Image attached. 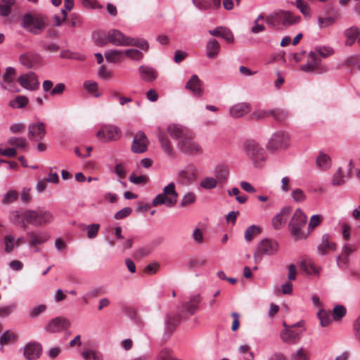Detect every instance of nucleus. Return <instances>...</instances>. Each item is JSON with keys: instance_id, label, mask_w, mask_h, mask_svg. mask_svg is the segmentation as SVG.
I'll list each match as a JSON object with an SVG mask.
<instances>
[{"instance_id": "nucleus-35", "label": "nucleus", "mask_w": 360, "mask_h": 360, "mask_svg": "<svg viewBox=\"0 0 360 360\" xmlns=\"http://www.w3.org/2000/svg\"><path fill=\"white\" fill-rule=\"evenodd\" d=\"M271 116L276 122L283 124L288 119L289 113L283 109L276 108L271 110Z\"/></svg>"}, {"instance_id": "nucleus-39", "label": "nucleus", "mask_w": 360, "mask_h": 360, "mask_svg": "<svg viewBox=\"0 0 360 360\" xmlns=\"http://www.w3.org/2000/svg\"><path fill=\"white\" fill-rule=\"evenodd\" d=\"M18 335L13 331L6 330L0 338V345L12 344L17 341Z\"/></svg>"}, {"instance_id": "nucleus-29", "label": "nucleus", "mask_w": 360, "mask_h": 360, "mask_svg": "<svg viewBox=\"0 0 360 360\" xmlns=\"http://www.w3.org/2000/svg\"><path fill=\"white\" fill-rule=\"evenodd\" d=\"M139 72L140 73L141 78L148 82L154 81L158 75L155 69L146 65L140 66Z\"/></svg>"}, {"instance_id": "nucleus-1", "label": "nucleus", "mask_w": 360, "mask_h": 360, "mask_svg": "<svg viewBox=\"0 0 360 360\" xmlns=\"http://www.w3.org/2000/svg\"><path fill=\"white\" fill-rule=\"evenodd\" d=\"M167 133L177 141V147L183 153L197 155L202 152V147L194 140V134L188 129L177 124L167 127Z\"/></svg>"}, {"instance_id": "nucleus-34", "label": "nucleus", "mask_w": 360, "mask_h": 360, "mask_svg": "<svg viewBox=\"0 0 360 360\" xmlns=\"http://www.w3.org/2000/svg\"><path fill=\"white\" fill-rule=\"evenodd\" d=\"M181 317L179 315H167L166 319L165 330L171 334L180 323Z\"/></svg>"}, {"instance_id": "nucleus-32", "label": "nucleus", "mask_w": 360, "mask_h": 360, "mask_svg": "<svg viewBox=\"0 0 360 360\" xmlns=\"http://www.w3.org/2000/svg\"><path fill=\"white\" fill-rule=\"evenodd\" d=\"M104 56L106 60L110 63L120 62L124 56V51L111 49L105 52Z\"/></svg>"}, {"instance_id": "nucleus-16", "label": "nucleus", "mask_w": 360, "mask_h": 360, "mask_svg": "<svg viewBox=\"0 0 360 360\" xmlns=\"http://www.w3.org/2000/svg\"><path fill=\"white\" fill-rule=\"evenodd\" d=\"M20 63L27 68H32L42 65L41 56L35 52L30 51L20 55Z\"/></svg>"}, {"instance_id": "nucleus-24", "label": "nucleus", "mask_w": 360, "mask_h": 360, "mask_svg": "<svg viewBox=\"0 0 360 360\" xmlns=\"http://www.w3.org/2000/svg\"><path fill=\"white\" fill-rule=\"evenodd\" d=\"M28 136L30 139L39 141L43 139L46 134V127L43 122L32 124L29 126Z\"/></svg>"}, {"instance_id": "nucleus-27", "label": "nucleus", "mask_w": 360, "mask_h": 360, "mask_svg": "<svg viewBox=\"0 0 360 360\" xmlns=\"http://www.w3.org/2000/svg\"><path fill=\"white\" fill-rule=\"evenodd\" d=\"M337 245L332 241L330 236L325 234L322 236L321 242L318 246V252L321 255H326L329 251H335Z\"/></svg>"}, {"instance_id": "nucleus-22", "label": "nucleus", "mask_w": 360, "mask_h": 360, "mask_svg": "<svg viewBox=\"0 0 360 360\" xmlns=\"http://www.w3.org/2000/svg\"><path fill=\"white\" fill-rule=\"evenodd\" d=\"M41 346L37 342H30L24 348V356L27 360H35L41 354Z\"/></svg>"}, {"instance_id": "nucleus-15", "label": "nucleus", "mask_w": 360, "mask_h": 360, "mask_svg": "<svg viewBox=\"0 0 360 360\" xmlns=\"http://www.w3.org/2000/svg\"><path fill=\"white\" fill-rule=\"evenodd\" d=\"M71 326L70 321L66 318L58 316L53 319L47 324L46 330L49 333H59L63 330H66Z\"/></svg>"}, {"instance_id": "nucleus-59", "label": "nucleus", "mask_w": 360, "mask_h": 360, "mask_svg": "<svg viewBox=\"0 0 360 360\" xmlns=\"http://www.w3.org/2000/svg\"><path fill=\"white\" fill-rule=\"evenodd\" d=\"M346 314V308L342 305H338L333 310V316L334 319H340Z\"/></svg>"}, {"instance_id": "nucleus-47", "label": "nucleus", "mask_w": 360, "mask_h": 360, "mask_svg": "<svg viewBox=\"0 0 360 360\" xmlns=\"http://www.w3.org/2000/svg\"><path fill=\"white\" fill-rule=\"evenodd\" d=\"M271 116V110H257L254 111L250 115V119L252 120H261Z\"/></svg>"}, {"instance_id": "nucleus-12", "label": "nucleus", "mask_w": 360, "mask_h": 360, "mask_svg": "<svg viewBox=\"0 0 360 360\" xmlns=\"http://www.w3.org/2000/svg\"><path fill=\"white\" fill-rule=\"evenodd\" d=\"M27 236L28 238L29 246L30 248H34L36 249L35 252L39 251L37 245H43L51 238L49 233L47 231H28Z\"/></svg>"}, {"instance_id": "nucleus-11", "label": "nucleus", "mask_w": 360, "mask_h": 360, "mask_svg": "<svg viewBox=\"0 0 360 360\" xmlns=\"http://www.w3.org/2000/svg\"><path fill=\"white\" fill-rule=\"evenodd\" d=\"M321 60L313 51L308 54L307 62L300 66V69L306 72H316L322 73L326 71V68L321 66Z\"/></svg>"}, {"instance_id": "nucleus-17", "label": "nucleus", "mask_w": 360, "mask_h": 360, "mask_svg": "<svg viewBox=\"0 0 360 360\" xmlns=\"http://www.w3.org/2000/svg\"><path fill=\"white\" fill-rule=\"evenodd\" d=\"M355 245L346 243L342 248L341 253L338 256L336 262L340 268L347 269L349 265V255L356 251Z\"/></svg>"}, {"instance_id": "nucleus-50", "label": "nucleus", "mask_w": 360, "mask_h": 360, "mask_svg": "<svg viewBox=\"0 0 360 360\" xmlns=\"http://www.w3.org/2000/svg\"><path fill=\"white\" fill-rule=\"evenodd\" d=\"M85 360H103L102 354L99 352L87 349L82 354Z\"/></svg>"}, {"instance_id": "nucleus-52", "label": "nucleus", "mask_w": 360, "mask_h": 360, "mask_svg": "<svg viewBox=\"0 0 360 360\" xmlns=\"http://www.w3.org/2000/svg\"><path fill=\"white\" fill-rule=\"evenodd\" d=\"M345 181L342 174V169L338 168L332 179V184L335 186L343 185Z\"/></svg>"}, {"instance_id": "nucleus-6", "label": "nucleus", "mask_w": 360, "mask_h": 360, "mask_svg": "<svg viewBox=\"0 0 360 360\" xmlns=\"http://www.w3.org/2000/svg\"><path fill=\"white\" fill-rule=\"evenodd\" d=\"M307 217L301 209H297L293 214L290 224V231L295 239L305 238L302 229L306 225Z\"/></svg>"}, {"instance_id": "nucleus-62", "label": "nucleus", "mask_w": 360, "mask_h": 360, "mask_svg": "<svg viewBox=\"0 0 360 360\" xmlns=\"http://www.w3.org/2000/svg\"><path fill=\"white\" fill-rule=\"evenodd\" d=\"M296 6L300 12L304 15L310 14V8L308 4L302 0H296Z\"/></svg>"}, {"instance_id": "nucleus-46", "label": "nucleus", "mask_w": 360, "mask_h": 360, "mask_svg": "<svg viewBox=\"0 0 360 360\" xmlns=\"http://www.w3.org/2000/svg\"><path fill=\"white\" fill-rule=\"evenodd\" d=\"M195 200L196 195L194 193L188 192L183 196L180 202V206L181 207L189 206L193 204L195 202Z\"/></svg>"}, {"instance_id": "nucleus-43", "label": "nucleus", "mask_w": 360, "mask_h": 360, "mask_svg": "<svg viewBox=\"0 0 360 360\" xmlns=\"http://www.w3.org/2000/svg\"><path fill=\"white\" fill-rule=\"evenodd\" d=\"M4 243L5 245L4 251L6 253H11L13 251L15 244V237L11 234H7L4 238Z\"/></svg>"}, {"instance_id": "nucleus-53", "label": "nucleus", "mask_w": 360, "mask_h": 360, "mask_svg": "<svg viewBox=\"0 0 360 360\" xmlns=\"http://www.w3.org/2000/svg\"><path fill=\"white\" fill-rule=\"evenodd\" d=\"M318 316L320 319L321 325L322 327L328 326L331 321L330 315L323 309H321L318 313Z\"/></svg>"}, {"instance_id": "nucleus-40", "label": "nucleus", "mask_w": 360, "mask_h": 360, "mask_svg": "<svg viewBox=\"0 0 360 360\" xmlns=\"http://www.w3.org/2000/svg\"><path fill=\"white\" fill-rule=\"evenodd\" d=\"M301 269L309 274H318L319 269L311 259H305L301 262Z\"/></svg>"}, {"instance_id": "nucleus-45", "label": "nucleus", "mask_w": 360, "mask_h": 360, "mask_svg": "<svg viewBox=\"0 0 360 360\" xmlns=\"http://www.w3.org/2000/svg\"><path fill=\"white\" fill-rule=\"evenodd\" d=\"M10 220L15 224H22L23 229L26 228V225L25 224V221L26 220L23 217V213H20L18 211H13L11 212L9 216Z\"/></svg>"}, {"instance_id": "nucleus-41", "label": "nucleus", "mask_w": 360, "mask_h": 360, "mask_svg": "<svg viewBox=\"0 0 360 360\" xmlns=\"http://www.w3.org/2000/svg\"><path fill=\"white\" fill-rule=\"evenodd\" d=\"M15 75V70L12 67H8L6 70V72L3 76L4 82L7 84V86H5L4 88L6 89L10 90V84H12L14 81V77Z\"/></svg>"}, {"instance_id": "nucleus-56", "label": "nucleus", "mask_w": 360, "mask_h": 360, "mask_svg": "<svg viewBox=\"0 0 360 360\" xmlns=\"http://www.w3.org/2000/svg\"><path fill=\"white\" fill-rule=\"evenodd\" d=\"M124 55L132 60H141L143 58V53L137 49H129L124 51Z\"/></svg>"}, {"instance_id": "nucleus-18", "label": "nucleus", "mask_w": 360, "mask_h": 360, "mask_svg": "<svg viewBox=\"0 0 360 360\" xmlns=\"http://www.w3.org/2000/svg\"><path fill=\"white\" fill-rule=\"evenodd\" d=\"M285 329L281 333V338L285 342L295 343L300 340L301 330H298L297 326H300V323L294 325L291 327H287L285 323H283Z\"/></svg>"}, {"instance_id": "nucleus-20", "label": "nucleus", "mask_w": 360, "mask_h": 360, "mask_svg": "<svg viewBox=\"0 0 360 360\" xmlns=\"http://www.w3.org/2000/svg\"><path fill=\"white\" fill-rule=\"evenodd\" d=\"M345 38V45L346 46H352L357 41L360 46V28L357 26H351L345 29L343 32Z\"/></svg>"}, {"instance_id": "nucleus-42", "label": "nucleus", "mask_w": 360, "mask_h": 360, "mask_svg": "<svg viewBox=\"0 0 360 360\" xmlns=\"http://www.w3.org/2000/svg\"><path fill=\"white\" fill-rule=\"evenodd\" d=\"M29 102L27 97L25 96H18L15 99L9 102V105L12 108H22L25 107Z\"/></svg>"}, {"instance_id": "nucleus-48", "label": "nucleus", "mask_w": 360, "mask_h": 360, "mask_svg": "<svg viewBox=\"0 0 360 360\" xmlns=\"http://www.w3.org/2000/svg\"><path fill=\"white\" fill-rule=\"evenodd\" d=\"M291 197L295 202H303L307 199V195L303 190L297 188L292 191Z\"/></svg>"}, {"instance_id": "nucleus-31", "label": "nucleus", "mask_w": 360, "mask_h": 360, "mask_svg": "<svg viewBox=\"0 0 360 360\" xmlns=\"http://www.w3.org/2000/svg\"><path fill=\"white\" fill-rule=\"evenodd\" d=\"M202 301V297L200 294L193 295L190 297L189 300L184 304L186 311L190 314L193 315L198 308L199 304Z\"/></svg>"}, {"instance_id": "nucleus-10", "label": "nucleus", "mask_w": 360, "mask_h": 360, "mask_svg": "<svg viewBox=\"0 0 360 360\" xmlns=\"http://www.w3.org/2000/svg\"><path fill=\"white\" fill-rule=\"evenodd\" d=\"M121 131L114 125H103L96 133L97 138L103 142L117 140L120 137Z\"/></svg>"}, {"instance_id": "nucleus-7", "label": "nucleus", "mask_w": 360, "mask_h": 360, "mask_svg": "<svg viewBox=\"0 0 360 360\" xmlns=\"http://www.w3.org/2000/svg\"><path fill=\"white\" fill-rule=\"evenodd\" d=\"M244 148L246 155L257 165L266 158L264 148L256 141L248 140L245 143Z\"/></svg>"}, {"instance_id": "nucleus-5", "label": "nucleus", "mask_w": 360, "mask_h": 360, "mask_svg": "<svg viewBox=\"0 0 360 360\" xmlns=\"http://www.w3.org/2000/svg\"><path fill=\"white\" fill-rule=\"evenodd\" d=\"M178 198V193L175 190V185L174 183H170L163 188L162 193L155 196L153 199V206H158L165 204L168 207H174Z\"/></svg>"}, {"instance_id": "nucleus-13", "label": "nucleus", "mask_w": 360, "mask_h": 360, "mask_svg": "<svg viewBox=\"0 0 360 360\" xmlns=\"http://www.w3.org/2000/svg\"><path fill=\"white\" fill-rule=\"evenodd\" d=\"M198 178V170L193 164L188 165L178 175L179 181L182 184H190Z\"/></svg>"}, {"instance_id": "nucleus-8", "label": "nucleus", "mask_w": 360, "mask_h": 360, "mask_svg": "<svg viewBox=\"0 0 360 360\" xmlns=\"http://www.w3.org/2000/svg\"><path fill=\"white\" fill-rule=\"evenodd\" d=\"M290 146L289 135L282 131L274 133L266 143V148L269 151L285 150Z\"/></svg>"}, {"instance_id": "nucleus-19", "label": "nucleus", "mask_w": 360, "mask_h": 360, "mask_svg": "<svg viewBox=\"0 0 360 360\" xmlns=\"http://www.w3.org/2000/svg\"><path fill=\"white\" fill-rule=\"evenodd\" d=\"M108 41L115 46H128L131 44V37L126 36L118 30L108 31Z\"/></svg>"}, {"instance_id": "nucleus-63", "label": "nucleus", "mask_w": 360, "mask_h": 360, "mask_svg": "<svg viewBox=\"0 0 360 360\" xmlns=\"http://www.w3.org/2000/svg\"><path fill=\"white\" fill-rule=\"evenodd\" d=\"M16 304H12L0 308V317L8 316L16 308Z\"/></svg>"}, {"instance_id": "nucleus-33", "label": "nucleus", "mask_w": 360, "mask_h": 360, "mask_svg": "<svg viewBox=\"0 0 360 360\" xmlns=\"http://www.w3.org/2000/svg\"><path fill=\"white\" fill-rule=\"evenodd\" d=\"M78 227L81 231H86L87 237L90 239H93L97 236L100 225L98 224H92L89 225L80 224L78 225Z\"/></svg>"}, {"instance_id": "nucleus-57", "label": "nucleus", "mask_w": 360, "mask_h": 360, "mask_svg": "<svg viewBox=\"0 0 360 360\" xmlns=\"http://www.w3.org/2000/svg\"><path fill=\"white\" fill-rule=\"evenodd\" d=\"M131 44L129 46H137L144 51H147L148 49V44L144 39H140L137 38H131Z\"/></svg>"}, {"instance_id": "nucleus-61", "label": "nucleus", "mask_w": 360, "mask_h": 360, "mask_svg": "<svg viewBox=\"0 0 360 360\" xmlns=\"http://www.w3.org/2000/svg\"><path fill=\"white\" fill-rule=\"evenodd\" d=\"M345 63L348 66L356 67L360 70V56L354 55L349 57Z\"/></svg>"}, {"instance_id": "nucleus-26", "label": "nucleus", "mask_w": 360, "mask_h": 360, "mask_svg": "<svg viewBox=\"0 0 360 360\" xmlns=\"http://www.w3.org/2000/svg\"><path fill=\"white\" fill-rule=\"evenodd\" d=\"M251 110V105L248 103H239L229 109V115L233 118H240L250 112Z\"/></svg>"}, {"instance_id": "nucleus-38", "label": "nucleus", "mask_w": 360, "mask_h": 360, "mask_svg": "<svg viewBox=\"0 0 360 360\" xmlns=\"http://www.w3.org/2000/svg\"><path fill=\"white\" fill-rule=\"evenodd\" d=\"M229 174V171L227 167L226 166H218L216 167L214 171V175L216 176V179L219 183H224Z\"/></svg>"}, {"instance_id": "nucleus-64", "label": "nucleus", "mask_w": 360, "mask_h": 360, "mask_svg": "<svg viewBox=\"0 0 360 360\" xmlns=\"http://www.w3.org/2000/svg\"><path fill=\"white\" fill-rule=\"evenodd\" d=\"M291 360H309V358L308 354L301 348L292 355Z\"/></svg>"}, {"instance_id": "nucleus-37", "label": "nucleus", "mask_w": 360, "mask_h": 360, "mask_svg": "<svg viewBox=\"0 0 360 360\" xmlns=\"http://www.w3.org/2000/svg\"><path fill=\"white\" fill-rule=\"evenodd\" d=\"M316 165L323 171L328 169L331 166L330 158L325 153H320L316 158Z\"/></svg>"}, {"instance_id": "nucleus-14", "label": "nucleus", "mask_w": 360, "mask_h": 360, "mask_svg": "<svg viewBox=\"0 0 360 360\" xmlns=\"http://www.w3.org/2000/svg\"><path fill=\"white\" fill-rule=\"evenodd\" d=\"M18 82L23 88L30 91L37 90L39 87L37 76L33 72L21 75Z\"/></svg>"}, {"instance_id": "nucleus-60", "label": "nucleus", "mask_w": 360, "mask_h": 360, "mask_svg": "<svg viewBox=\"0 0 360 360\" xmlns=\"http://www.w3.org/2000/svg\"><path fill=\"white\" fill-rule=\"evenodd\" d=\"M323 217L320 214L313 215L309 220V223L308 225L309 229L313 230L316 227H317L322 221Z\"/></svg>"}, {"instance_id": "nucleus-51", "label": "nucleus", "mask_w": 360, "mask_h": 360, "mask_svg": "<svg viewBox=\"0 0 360 360\" xmlns=\"http://www.w3.org/2000/svg\"><path fill=\"white\" fill-rule=\"evenodd\" d=\"M200 185L205 189H212L217 185V180L213 177H205L201 180Z\"/></svg>"}, {"instance_id": "nucleus-54", "label": "nucleus", "mask_w": 360, "mask_h": 360, "mask_svg": "<svg viewBox=\"0 0 360 360\" xmlns=\"http://www.w3.org/2000/svg\"><path fill=\"white\" fill-rule=\"evenodd\" d=\"M315 51L323 58L328 57L334 53L333 49L329 46H316Z\"/></svg>"}, {"instance_id": "nucleus-49", "label": "nucleus", "mask_w": 360, "mask_h": 360, "mask_svg": "<svg viewBox=\"0 0 360 360\" xmlns=\"http://www.w3.org/2000/svg\"><path fill=\"white\" fill-rule=\"evenodd\" d=\"M8 143L17 148L25 149L27 146V142L25 138L11 137L8 140Z\"/></svg>"}, {"instance_id": "nucleus-9", "label": "nucleus", "mask_w": 360, "mask_h": 360, "mask_svg": "<svg viewBox=\"0 0 360 360\" xmlns=\"http://www.w3.org/2000/svg\"><path fill=\"white\" fill-rule=\"evenodd\" d=\"M278 249V243L272 240L263 239L257 245V249L254 253V259L256 263H259L263 255H275Z\"/></svg>"}, {"instance_id": "nucleus-58", "label": "nucleus", "mask_w": 360, "mask_h": 360, "mask_svg": "<svg viewBox=\"0 0 360 360\" xmlns=\"http://www.w3.org/2000/svg\"><path fill=\"white\" fill-rule=\"evenodd\" d=\"M206 260L202 258H193L191 259L188 263L187 266L190 269H193L196 267H200L205 264Z\"/></svg>"}, {"instance_id": "nucleus-23", "label": "nucleus", "mask_w": 360, "mask_h": 360, "mask_svg": "<svg viewBox=\"0 0 360 360\" xmlns=\"http://www.w3.org/2000/svg\"><path fill=\"white\" fill-rule=\"evenodd\" d=\"M158 137L159 142L160 143V146L162 149L164 150V152L168 156L171 158H174L176 153L174 150V148L166 134L160 129H158Z\"/></svg>"}, {"instance_id": "nucleus-30", "label": "nucleus", "mask_w": 360, "mask_h": 360, "mask_svg": "<svg viewBox=\"0 0 360 360\" xmlns=\"http://www.w3.org/2000/svg\"><path fill=\"white\" fill-rule=\"evenodd\" d=\"M290 207H284L279 214L274 217L272 220L273 226L276 229H280L286 221V217L290 214Z\"/></svg>"}, {"instance_id": "nucleus-2", "label": "nucleus", "mask_w": 360, "mask_h": 360, "mask_svg": "<svg viewBox=\"0 0 360 360\" xmlns=\"http://www.w3.org/2000/svg\"><path fill=\"white\" fill-rule=\"evenodd\" d=\"M20 25L31 34L38 35L46 28V18L39 13H27L22 16Z\"/></svg>"}, {"instance_id": "nucleus-4", "label": "nucleus", "mask_w": 360, "mask_h": 360, "mask_svg": "<svg viewBox=\"0 0 360 360\" xmlns=\"http://www.w3.org/2000/svg\"><path fill=\"white\" fill-rule=\"evenodd\" d=\"M23 217L27 223L37 226H45L51 223L53 219L51 212L41 208L35 210H27L23 212Z\"/></svg>"}, {"instance_id": "nucleus-36", "label": "nucleus", "mask_w": 360, "mask_h": 360, "mask_svg": "<svg viewBox=\"0 0 360 360\" xmlns=\"http://www.w3.org/2000/svg\"><path fill=\"white\" fill-rule=\"evenodd\" d=\"M206 49L207 56L210 58H214L219 52L220 45L216 39H211L208 41Z\"/></svg>"}, {"instance_id": "nucleus-25", "label": "nucleus", "mask_w": 360, "mask_h": 360, "mask_svg": "<svg viewBox=\"0 0 360 360\" xmlns=\"http://www.w3.org/2000/svg\"><path fill=\"white\" fill-rule=\"evenodd\" d=\"M43 90L44 92L50 93L51 96H60L63 94V93L65 90V85L63 83H58L53 87V83L51 80H45L42 84Z\"/></svg>"}, {"instance_id": "nucleus-3", "label": "nucleus", "mask_w": 360, "mask_h": 360, "mask_svg": "<svg viewBox=\"0 0 360 360\" xmlns=\"http://www.w3.org/2000/svg\"><path fill=\"white\" fill-rule=\"evenodd\" d=\"M300 20V16L295 15L291 12L283 11L274 13L266 18V23L277 29L297 24Z\"/></svg>"}, {"instance_id": "nucleus-28", "label": "nucleus", "mask_w": 360, "mask_h": 360, "mask_svg": "<svg viewBox=\"0 0 360 360\" xmlns=\"http://www.w3.org/2000/svg\"><path fill=\"white\" fill-rule=\"evenodd\" d=\"M186 89L191 91L193 94L200 96L203 94L202 82L196 75H193L186 83Z\"/></svg>"}, {"instance_id": "nucleus-21", "label": "nucleus", "mask_w": 360, "mask_h": 360, "mask_svg": "<svg viewBox=\"0 0 360 360\" xmlns=\"http://www.w3.org/2000/svg\"><path fill=\"white\" fill-rule=\"evenodd\" d=\"M148 143L146 134L143 131H139L134 137L131 150L136 153H144L147 150Z\"/></svg>"}, {"instance_id": "nucleus-55", "label": "nucleus", "mask_w": 360, "mask_h": 360, "mask_svg": "<svg viewBox=\"0 0 360 360\" xmlns=\"http://www.w3.org/2000/svg\"><path fill=\"white\" fill-rule=\"evenodd\" d=\"M18 193L16 191H9L5 195L4 199L2 200V202L4 204L12 203L18 199Z\"/></svg>"}, {"instance_id": "nucleus-44", "label": "nucleus", "mask_w": 360, "mask_h": 360, "mask_svg": "<svg viewBox=\"0 0 360 360\" xmlns=\"http://www.w3.org/2000/svg\"><path fill=\"white\" fill-rule=\"evenodd\" d=\"M260 228L256 225L249 226L245 232V239L250 242L260 233Z\"/></svg>"}]
</instances>
